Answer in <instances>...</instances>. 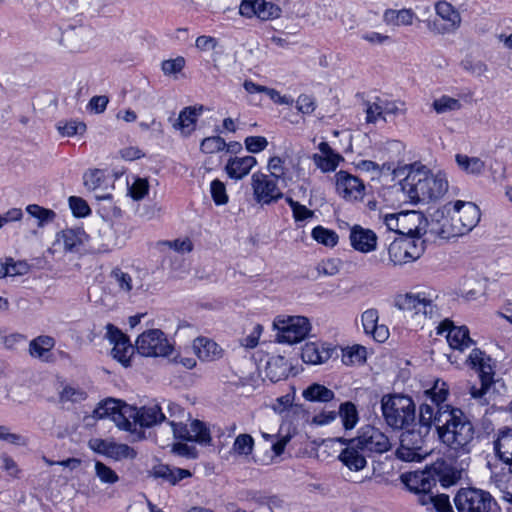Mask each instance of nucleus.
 <instances>
[{
    "instance_id": "1",
    "label": "nucleus",
    "mask_w": 512,
    "mask_h": 512,
    "mask_svg": "<svg viewBox=\"0 0 512 512\" xmlns=\"http://www.w3.org/2000/svg\"><path fill=\"white\" fill-rule=\"evenodd\" d=\"M420 422L426 433L432 425L440 441L455 457L468 456L476 445V429L470 418L459 408L446 407L434 411L432 405L420 406Z\"/></svg>"
},
{
    "instance_id": "2",
    "label": "nucleus",
    "mask_w": 512,
    "mask_h": 512,
    "mask_svg": "<svg viewBox=\"0 0 512 512\" xmlns=\"http://www.w3.org/2000/svg\"><path fill=\"white\" fill-rule=\"evenodd\" d=\"M401 188L410 202H429L447 192L448 181L443 174L434 175L425 167L413 168L401 182Z\"/></svg>"
},
{
    "instance_id": "3",
    "label": "nucleus",
    "mask_w": 512,
    "mask_h": 512,
    "mask_svg": "<svg viewBox=\"0 0 512 512\" xmlns=\"http://www.w3.org/2000/svg\"><path fill=\"white\" fill-rule=\"evenodd\" d=\"M447 217L440 223V234L445 238L462 236L480 221V209L472 202L458 200L443 207Z\"/></svg>"
},
{
    "instance_id": "4",
    "label": "nucleus",
    "mask_w": 512,
    "mask_h": 512,
    "mask_svg": "<svg viewBox=\"0 0 512 512\" xmlns=\"http://www.w3.org/2000/svg\"><path fill=\"white\" fill-rule=\"evenodd\" d=\"M381 409L386 423L394 429H404L415 421V404L404 395H384Z\"/></svg>"
},
{
    "instance_id": "5",
    "label": "nucleus",
    "mask_w": 512,
    "mask_h": 512,
    "mask_svg": "<svg viewBox=\"0 0 512 512\" xmlns=\"http://www.w3.org/2000/svg\"><path fill=\"white\" fill-rule=\"evenodd\" d=\"M457 512H495L497 502L489 491L476 488H460L453 498Z\"/></svg>"
},
{
    "instance_id": "6",
    "label": "nucleus",
    "mask_w": 512,
    "mask_h": 512,
    "mask_svg": "<svg viewBox=\"0 0 512 512\" xmlns=\"http://www.w3.org/2000/svg\"><path fill=\"white\" fill-rule=\"evenodd\" d=\"M492 359L479 349H473L469 355V362L473 369L479 374L480 387L473 385L470 387V395L480 404H487L486 394L494 382V369L491 364Z\"/></svg>"
},
{
    "instance_id": "7",
    "label": "nucleus",
    "mask_w": 512,
    "mask_h": 512,
    "mask_svg": "<svg viewBox=\"0 0 512 512\" xmlns=\"http://www.w3.org/2000/svg\"><path fill=\"white\" fill-rule=\"evenodd\" d=\"M427 435L420 421L418 429H407L402 432L396 450L397 458L406 462L421 461L428 454L424 447Z\"/></svg>"
},
{
    "instance_id": "8",
    "label": "nucleus",
    "mask_w": 512,
    "mask_h": 512,
    "mask_svg": "<svg viewBox=\"0 0 512 512\" xmlns=\"http://www.w3.org/2000/svg\"><path fill=\"white\" fill-rule=\"evenodd\" d=\"M384 224L390 231L402 235L425 234L427 221L421 212L408 211L384 216Z\"/></svg>"
},
{
    "instance_id": "9",
    "label": "nucleus",
    "mask_w": 512,
    "mask_h": 512,
    "mask_svg": "<svg viewBox=\"0 0 512 512\" xmlns=\"http://www.w3.org/2000/svg\"><path fill=\"white\" fill-rule=\"evenodd\" d=\"M137 352L145 357H166L173 346L160 329H150L140 334L136 340Z\"/></svg>"
},
{
    "instance_id": "10",
    "label": "nucleus",
    "mask_w": 512,
    "mask_h": 512,
    "mask_svg": "<svg viewBox=\"0 0 512 512\" xmlns=\"http://www.w3.org/2000/svg\"><path fill=\"white\" fill-rule=\"evenodd\" d=\"M277 329L276 339L279 343L295 344L303 341L311 330L308 318L291 316L274 323Z\"/></svg>"
},
{
    "instance_id": "11",
    "label": "nucleus",
    "mask_w": 512,
    "mask_h": 512,
    "mask_svg": "<svg viewBox=\"0 0 512 512\" xmlns=\"http://www.w3.org/2000/svg\"><path fill=\"white\" fill-rule=\"evenodd\" d=\"M395 306L411 316L432 319L437 315V309L432 300L421 294L407 293L397 295Z\"/></svg>"
},
{
    "instance_id": "12",
    "label": "nucleus",
    "mask_w": 512,
    "mask_h": 512,
    "mask_svg": "<svg viewBox=\"0 0 512 512\" xmlns=\"http://www.w3.org/2000/svg\"><path fill=\"white\" fill-rule=\"evenodd\" d=\"M254 200L261 205H269L283 198L277 180L271 176L255 172L251 177Z\"/></svg>"
},
{
    "instance_id": "13",
    "label": "nucleus",
    "mask_w": 512,
    "mask_h": 512,
    "mask_svg": "<svg viewBox=\"0 0 512 512\" xmlns=\"http://www.w3.org/2000/svg\"><path fill=\"white\" fill-rule=\"evenodd\" d=\"M435 13L446 24H438L436 21L430 26V30L436 34L444 35L457 31L462 22L460 12L446 0H439L434 4Z\"/></svg>"
},
{
    "instance_id": "14",
    "label": "nucleus",
    "mask_w": 512,
    "mask_h": 512,
    "mask_svg": "<svg viewBox=\"0 0 512 512\" xmlns=\"http://www.w3.org/2000/svg\"><path fill=\"white\" fill-rule=\"evenodd\" d=\"M172 427L173 435L176 439L196 442L201 445H210L212 438L209 429L200 420H193L188 428L183 423H177L175 420L169 421Z\"/></svg>"
},
{
    "instance_id": "15",
    "label": "nucleus",
    "mask_w": 512,
    "mask_h": 512,
    "mask_svg": "<svg viewBox=\"0 0 512 512\" xmlns=\"http://www.w3.org/2000/svg\"><path fill=\"white\" fill-rule=\"evenodd\" d=\"M106 330V337L110 343L113 344V348L111 350L112 357L123 366L128 367L135 349L130 343L128 336L123 334L122 331L113 324H107Z\"/></svg>"
},
{
    "instance_id": "16",
    "label": "nucleus",
    "mask_w": 512,
    "mask_h": 512,
    "mask_svg": "<svg viewBox=\"0 0 512 512\" xmlns=\"http://www.w3.org/2000/svg\"><path fill=\"white\" fill-rule=\"evenodd\" d=\"M354 440L364 452L381 454L391 447L388 437L373 426L362 428L359 436Z\"/></svg>"
},
{
    "instance_id": "17",
    "label": "nucleus",
    "mask_w": 512,
    "mask_h": 512,
    "mask_svg": "<svg viewBox=\"0 0 512 512\" xmlns=\"http://www.w3.org/2000/svg\"><path fill=\"white\" fill-rule=\"evenodd\" d=\"M440 466L441 465H431L424 470L404 474L402 475V481L406 487L414 493L431 491L437 483L436 470Z\"/></svg>"
},
{
    "instance_id": "18",
    "label": "nucleus",
    "mask_w": 512,
    "mask_h": 512,
    "mask_svg": "<svg viewBox=\"0 0 512 512\" xmlns=\"http://www.w3.org/2000/svg\"><path fill=\"white\" fill-rule=\"evenodd\" d=\"M335 177L336 190L342 198L349 201H356L363 198L365 186L358 177L343 170L337 172Z\"/></svg>"
},
{
    "instance_id": "19",
    "label": "nucleus",
    "mask_w": 512,
    "mask_h": 512,
    "mask_svg": "<svg viewBox=\"0 0 512 512\" xmlns=\"http://www.w3.org/2000/svg\"><path fill=\"white\" fill-rule=\"evenodd\" d=\"M447 332V341L452 349L463 351L473 344L466 326L456 327L453 322L446 319L438 327V334Z\"/></svg>"
},
{
    "instance_id": "20",
    "label": "nucleus",
    "mask_w": 512,
    "mask_h": 512,
    "mask_svg": "<svg viewBox=\"0 0 512 512\" xmlns=\"http://www.w3.org/2000/svg\"><path fill=\"white\" fill-rule=\"evenodd\" d=\"M203 110L204 107L202 105L185 107L173 122V128L179 131L182 136H189L195 130L197 119Z\"/></svg>"
},
{
    "instance_id": "21",
    "label": "nucleus",
    "mask_w": 512,
    "mask_h": 512,
    "mask_svg": "<svg viewBox=\"0 0 512 512\" xmlns=\"http://www.w3.org/2000/svg\"><path fill=\"white\" fill-rule=\"evenodd\" d=\"M338 458L350 471H360L367 464L365 452L354 439L349 441L347 447L341 451Z\"/></svg>"
},
{
    "instance_id": "22",
    "label": "nucleus",
    "mask_w": 512,
    "mask_h": 512,
    "mask_svg": "<svg viewBox=\"0 0 512 512\" xmlns=\"http://www.w3.org/2000/svg\"><path fill=\"white\" fill-rule=\"evenodd\" d=\"M350 242L352 247L362 253H368L375 250L377 245V236L370 230L355 225L350 231Z\"/></svg>"
},
{
    "instance_id": "23",
    "label": "nucleus",
    "mask_w": 512,
    "mask_h": 512,
    "mask_svg": "<svg viewBox=\"0 0 512 512\" xmlns=\"http://www.w3.org/2000/svg\"><path fill=\"white\" fill-rule=\"evenodd\" d=\"M193 349L202 361H216L223 357L224 350L213 340L198 337L193 342Z\"/></svg>"
},
{
    "instance_id": "24",
    "label": "nucleus",
    "mask_w": 512,
    "mask_h": 512,
    "mask_svg": "<svg viewBox=\"0 0 512 512\" xmlns=\"http://www.w3.org/2000/svg\"><path fill=\"white\" fill-rule=\"evenodd\" d=\"M86 240L87 234L82 228L65 229L58 234L57 238L58 242H63L64 250L70 253L79 252Z\"/></svg>"
},
{
    "instance_id": "25",
    "label": "nucleus",
    "mask_w": 512,
    "mask_h": 512,
    "mask_svg": "<svg viewBox=\"0 0 512 512\" xmlns=\"http://www.w3.org/2000/svg\"><path fill=\"white\" fill-rule=\"evenodd\" d=\"M134 416L135 426L139 424L141 427H151L166 419L158 404L137 408V415Z\"/></svg>"
},
{
    "instance_id": "26",
    "label": "nucleus",
    "mask_w": 512,
    "mask_h": 512,
    "mask_svg": "<svg viewBox=\"0 0 512 512\" xmlns=\"http://www.w3.org/2000/svg\"><path fill=\"white\" fill-rule=\"evenodd\" d=\"M496 456L505 464H512V428L499 430L494 441Z\"/></svg>"
},
{
    "instance_id": "27",
    "label": "nucleus",
    "mask_w": 512,
    "mask_h": 512,
    "mask_svg": "<svg viewBox=\"0 0 512 512\" xmlns=\"http://www.w3.org/2000/svg\"><path fill=\"white\" fill-rule=\"evenodd\" d=\"M256 163L257 160L253 156L235 157L229 159L225 170L230 178L242 179L249 174Z\"/></svg>"
},
{
    "instance_id": "28",
    "label": "nucleus",
    "mask_w": 512,
    "mask_h": 512,
    "mask_svg": "<svg viewBox=\"0 0 512 512\" xmlns=\"http://www.w3.org/2000/svg\"><path fill=\"white\" fill-rule=\"evenodd\" d=\"M151 474L153 477L160 478L171 485H176L182 479L191 477L192 475V473L187 469L171 468L169 465L162 463L155 465Z\"/></svg>"
},
{
    "instance_id": "29",
    "label": "nucleus",
    "mask_w": 512,
    "mask_h": 512,
    "mask_svg": "<svg viewBox=\"0 0 512 512\" xmlns=\"http://www.w3.org/2000/svg\"><path fill=\"white\" fill-rule=\"evenodd\" d=\"M448 386L444 381L436 380L432 388L425 391L426 401L424 403L432 405L434 411H438L439 408L444 410L450 405L444 404L448 396Z\"/></svg>"
},
{
    "instance_id": "30",
    "label": "nucleus",
    "mask_w": 512,
    "mask_h": 512,
    "mask_svg": "<svg viewBox=\"0 0 512 512\" xmlns=\"http://www.w3.org/2000/svg\"><path fill=\"white\" fill-rule=\"evenodd\" d=\"M134 415H137V408L122 403L111 420L119 429L133 431L135 429Z\"/></svg>"
},
{
    "instance_id": "31",
    "label": "nucleus",
    "mask_w": 512,
    "mask_h": 512,
    "mask_svg": "<svg viewBox=\"0 0 512 512\" xmlns=\"http://www.w3.org/2000/svg\"><path fill=\"white\" fill-rule=\"evenodd\" d=\"M415 13L412 9H387L383 14V21L387 25L393 26H409L413 24Z\"/></svg>"
},
{
    "instance_id": "32",
    "label": "nucleus",
    "mask_w": 512,
    "mask_h": 512,
    "mask_svg": "<svg viewBox=\"0 0 512 512\" xmlns=\"http://www.w3.org/2000/svg\"><path fill=\"white\" fill-rule=\"evenodd\" d=\"M302 396L310 402L327 403L335 398V393L324 385L313 383L303 390Z\"/></svg>"
},
{
    "instance_id": "33",
    "label": "nucleus",
    "mask_w": 512,
    "mask_h": 512,
    "mask_svg": "<svg viewBox=\"0 0 512 512\" xmlns=\"http://www.w3.org/2000/svg\"><path fill=\"white\" fill-rule=\"evenodd\" d=\"M455 161L458 167L466 174L479 176L485 169V162L478 157H469L465 154H457Z\"/></svg>"
},
{
    "instance_id": "34",
    "label": "nucleus",
    "mask_w": 512,
    "mask_h": 512,
    "mask_svg": "<svg viewBox=\"0 0 512 512\" xmlns=\"http://www.w3.org/2000/svg\"><path fill=\"white\" fill-rule=\"evenodd\" d=\"M54 345V338L41 335L30 341L29 353L32 357L46 359V355L50 353Z\"/></svg>"
},
{
    "instance_id": "35",
    "label": "nucleus",
    "mask_w": 512,
    "mask_h": 512,
    "mask_svg": "<svg viewBox=\"0 0 512 512\" xmlns=\"http://www.w3.org/2000/svg\"><path fill=\"white\" fill-rule=\"evenodd\" d=\"M432 465H441L437 471V481L440 482L441 486L448 488L455 485L461 478V471L449 467L445 461H436Z\"/></svg>"
},
{
    "instance_id": "36",
    "label": "nucleus",
    "mask_w": 512,
    "mask_h": 512,
    "mask_svg": "<svg viewBox=\"0 0 512 512\" xmlns=\"http://www.w3.org/2000/svg\"><path fill=\"white\" fill-rule=\"evenodd\" d=\"M423 234H413L406 237H401V241L404 245L408 258L411 261L417 260L424 253L425 245L424 240L421 239Z\"/></svg>"
},
{
    "instance_id": "37",
    "label": "nucleus",
    "mask_w": 512,
    "mask_h": 512,
    "mask_svg": "<svg viewBox=\"0 0 512 512\" xmlns=\"http://www.w3.org/2000/svg\"><path fill=\"white\" fill-rule=\"evenodd\" d=\"M337 415L340 416L343 427L346 430L353 429L358 420V411L354 403L347 401L340 405Z\"/></svg>"
},
{
    "instance_id": "38",
    "label": "nucleus",
    "mask_w": 512,
    "mask_h": 512,
    "mask_svg": "<svg viewBox=\"0 0 512 512\" xmlns=\"http://www.w3.org/2000/svg\"><path fill=\"white\" fill-rule=\"evenodd\" d=\"M301 358L308 364H321L328 360L329 353L319 350L315 343H306L302 348Z\"/></svg>"
},
{
    "instance_id": "39",
    "label": "nucleus",
    "mask_w": 512,
    "mask_h": 512,
    "mask_svg": "<svg viewBox=\"0 0 512 512\" xmlns=\"http://www.w3.org/2000/svg\"><path fill=\"white\" fill-rule=\"evenodd\" d=\"M104 446V454L114 459L130 458L136 456L133 448L127 444H117L114 442H101Z\"/></svg>"
},
{
    "instance_id": "40",
    "label": "nucleus",
    "mask_w": 512,
    "mask_h": 512,
    "mask_svg": "<svg viewBox=\"0 0 512 512\" xmlns=\"http://www.w3.org/2000/svg\"><path fill=\"white\" fill-rule=\"evenodd\" d=\"M122 403L123 402L120 400L108 398L103 402L99 403V405L95 408L93 415L95 418L98 419H112Z\"/></svg>"
},
{
    "instance_id": "41",
    "label": "nucleus",
    "mask_w": 512,
    "mask_h": 512,
    "mask_svg": "<svg viewBox=\"0 0 512 512\" xmlns=\"http://www.w3.org/2000/svg\"><path fill=\"white\" fill-rule=\"evenodd\" d=\"M111 278L122 293L129 294L135 286L132 276L120 268L111 271Z\"/></svg>"
},
{
    "instance_id": "42",
    "label": "nucleus",
    "mask_w": 512,
    "mask_h": 512,
    "mask_svg": "<svg viewBox=\"0 0 512 512\" xmlns=\"http://www.w3.org/2000/svg\"><path fill=\"white\" fill-rule=\"evenodd\" d=\"M389 259L394 265L410 262L401 239H395L388 248Z\"/></svg>"
},
{
    "instance_id": "43",
    "label": "nucleus",
    "mask_w": 512,
    "mask_h": 512,
    "mask_svg": "<svg viewBox=\"0 0 512 512\" xmlns=\"http://www.w3.org/2000/svg\"><path fill=\"white\" fill-rule=\"evenodd\" d=\"M313 239L325 246L333 247L338 243V235L335 231L317 226L311 233Z\"/></svg>"
},
{
    "instance_id": "44",
    "label": "nucleus",
    "mask_w": 512,
    "mask_h": 512,
    "mask_svg": "<svg viewBox=\"0 0 512 512\" xmlns=\"http://www.w3.org/2000/svg\"><path fill=\"white\" fill-rule=\"evenodd\" d=\"M366 360V349L363 346L355 345L343 351L342 362L345 365L361 364Z\"/></svg>"
},
{
    "instance_id": "45",
    "label": "nucleus",
    "mask_w": 512,
    "mask_h": 512,
    "mask_svg": "<svg viewBox=\"0 0 512 512\" xmlns=\"http://www.w3.org/2000/svg\"><path fill=\"white\" fill-rule=\"evenodd\" d=\"M432 106H433V109L436 111V113L443 114V113L457 111V110L461 109L462 104L456 98H452L450 96L443 95L440 98L435 99L433 101Z\"/></svg>"
},
{
    "instance_id": "46",
    "label": "nucleus",
    "mask_w": 512,
    "mask_h": 512,
    "mask_svg": "<svg viewBox=\"0 0 512 512\" xmlns=\"http://www.w3.org/2000/svg\"><path fill=\"white\" fill-rule=\"evenodd\" d=\"M26 211L38 220V226L40 227L52 222L56 216L53 210L43 208L37 204L28 205Z\"/></svg>"
},
{
    "instance_id": "47",
    "label": "nucleus",
    "mask_w": 512,
    "mask_h": 512,
    "mask_svg": "<svg viewBox=\"0 0 512 512\" xmlns=\"http://www.w3.org/2000/svg\"><path fill=\"white\" fill-rule=\"evenodd\" d=\"M463 70L473 76L480 77L488 72V66L481 60L466 56L460 63Z\"/></svg>"
},
{
    "instance_id": "48",
    "label": "nucleus",
    "mask_w": 512,
    "mask_h": 512,
    "mask_svg": "<svg viewBox=\"0 0 512 512\" xmlns=\"http://www.w3.org/2000/svg\"><path fill=\"white\" fill-rule=\"evenodd\" d=\"M95 475L103 484L113 485L119 481L117 473L101 461L95 462Z\"/></svg>"
},
{
    "instance_id": "49",
    "label": "nucleus",
    "mask_w": 512,
    "mask_h": 512,
    "mask_svg": "<svg viewBox=\"0 0 512 512\" xmlns=\"http://www.w3.org/2000/svg\"><path fill=\"white\" fill-rule=\"evenodd\" d=\"M259 7L257 8V17L261 20H271L280 17L281 8L271 2L258 0Z\"/></svg>"
},
{
    "instance_id": "50",
    "label": "nucleus",
    "mask_w": 512,
    "mask_h": 512,
    "mask_svg": "<svg viewBox=\"0 0 512 512\" xmlns=\"http://www.w3.org/2000/svg\"><path fill=\"white\" fill-rule=\"evenodd\" d=\"M254 440L249 434H240L233 443V451L238 455H249L252 453Z\"/></svg>"
},
{
    "instance_id": "51",
    "label": "nucleus",
    "mask_w": 512,
    "mask_h": 512,
    "mask_svg": "<svg viewBox=\"0 0 512 512\" xmlns=\"http://www.w3.org/2000/svg\"><path fill=\"white\" fill-rule=\"evenodd\" d=\"M226 142L220 136L206 137L202 140L200 149L203 153L212 154L224 150Z\"/></svg>"
},
{
    "instance_id": "52",
    "label": "nucleus",
    "mask_w": 512,
    "mask_h": 512,
    "mask_svg": "<svg viewBox=\"0 0 512 512\" xmlns=\"http://www.w3.org/2000/svg\"><path fill=\"white\" fill-rule=\"evenodd\" d=\"M87 398V393L77 387L65 386L60 392L61 402H81Z\"/></svg>"
},
{
    "instance_id": "53",
    "label": "nucleus",
    "mask_w": 512,
    "mask_h": 512,
    "mask_svg": "<svg viewBox=\"0 0 512 512\" xmlns=\"http://www.w3.org/2000/svg\"><path fill=\"white\" fill-rule=\"evenodd\" d=\"M185 63V58L178 56L174 59L164 60L161 64V69L166 76L176 75L183 70Z\"/></svg>"
},
{
    "instance_id": "54",
    "label": "nucleus",
    "mask_w": 512,
    "mask_h": 512,
    "mask_svg": "<svg viewBox=\"0 0 512 512\" xmlns=\"http://www.w3.org/2000/svg\"><path fill=\"white\" fill-rule=\"evenodd\" d=\"M286 202L292 209L293 217L296 222L304 221L314 215L312 210L308 209L304 205H301L299 202L294 201L291 197H286Z\"/></svg>"
},
{
    "instance_id": "55",
    "label": "nucleus",
    "mask_w": 512,
    "mask_h": 512,
    "mask_svg": "<svg viewBox=\"0 0 512 512\" xmlns=\"http://www.w3.org/2000/svg\"><path fill=\"white\" fill-rule=\"evenodd\" d=\"M210 191L216 205H224L228 202L226 187L220 180L215 179L211 182Z\"/></svg>"
},
{
    "instance_id": "56",
    "label": "nucleus",
    "mask_w": 512,
    "mask_h": 512,
    "mask_svg": "<svg viewBox=\"0 0 512 512\" xmlns=\"http://www.w3.org/2000/svg\"><path fill=\"white\" fill-rule=\"evenodd\" d=\"M149 190V183L147 179L137 178L132 185L129 187V195L133 200H141L143 199Z\"/></svg>"
},
{
    "instance_id": "57",
    "label": "nucleus",
    "mask_w": 512,
    "mask_h": 512,
    "mask_svg": "<svg viewBox=\"0 0 512 512\" xmlns=\"http://www.w3.org/2000/svg\"><path fill=\"white\" fill-rule=\"evenodd\" d=\"M58 130L61 135L72 137L74 135H82L86 131V124L83 122L70 121L64 125H59Z\"/></svg>"
},
{
    "instance_id": "58",
    "label": "nucleus",
    "mask_w": 512,
    "mask_h": 512,
    "mask_svg": "<svg viewBox=\"0 0 512 512\" xmlns=\"http://www.w3.org/2000/svg\"><path fill=\"white\" fill-rule=\"evenodd\" d=\"M69 206L76 217H85L91 212L87 202L80 197L71 196L69 198Z\"/></svg>"
},
{
    "instance_id": "59",
    "label": "nucleus",
    "mask_w": 512,
    "mask_h": 512,
    "mask_svg": "<svg viewBox=\"0 0 512 512\" xmlns=\"http://www.w3.org/2000/svg\"><path fill=\"white\" fill-rule=\"evenodd\" d=\"M365 105L367 123H376L378 120L383 119V115L377 97H375L373 101H366Z\"/></svg>"
},
{
    "instance_id": "60",
    "label": "nucleus",
    "mask_w": 512,
    "mask_h": 512,
    "mask_svg": "<svg viewBox=\"0 0 512 512\" xmlns=\"http://www.w3.org/2000/svg\"><path fill=\"white\" fill-rule=\"evenodd\" d=\"M172 452L187 459H196L198 456V451L194 445H189L182 442L173 444Z\"/></svg>"
},
{
    "instance_id": "61",
    "label": "nucleus",
    "mask_w": 512,
    "mask_h": 512,
    "mask_svg": "<svg viewBox=\"0 0 512 512\" xmlns=\"http://www.w3.org/2000/svg\"><path fill=\"white\" fill-rule=\"evenodd\" d=\"M377 99L380 104V109H381L384 121L387 120V116H390V115L396 116L403 111L402 108H400L398 103L395 101H390L388 99L381 98V97H377Z\"/></svg>"
},
{
    "instance_id": "62",
    "label": "nucleus",
    "mask_w": 512,
    "mask_h": 512,
    "mask_svg": "<svg viewBox=\"0 0 512 512\" xmlns=\"http://www.w3.org/2000/svg\"><path fill=\"white\" fill-rule=\"evenodd\" d=\"M244 143L246 149L251 153H259L268 146V141L263 136H249Z\"/></svg>"
},
{
    "instance_id": "63",
    "label": "nucleus",
    "mask_w": 512,
    "mask_h": 512,
    "mask_svg": "<svg viewBox=\"0 0 512 512\" xmlns=\"http://www.w3.org/2000/svg\"><path fill=\"white\" fill-rule=\"evenodd\" d=\"M378 311L376 309H368L362 313L361 321L364 332L369 334L372 329L378 324Z\"/></svg>"
},
{
    "instance_id": "64",
    "label": "nucleus",
    "mask_w": 512,
    "mask_h": 512,
    "mask_svg": "<svg viewBox=\"0 0 512 512\" xmlns=\"http://www.w3.org/2000/svg\"><path fill=\"white\" fill-rule=\"evenodd\" d=\"M268 170L272 178L282 179L285 175L284 160L278 156L271 157L268 161Z\"/></svg>"
}]
</instances>
